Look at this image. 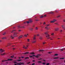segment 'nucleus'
I'll list each match as a JSON object with an SVG mask.
<instances>
[{
	"instance_id": "774afa93",
	"label": "nucleus",
	"mask_w": 65,
	"mask_h": 65,
	"mask_svg": "<svg viewBox=\"0 0 65 65\" xmlns=\"http://www.w3.org/2000/svg\"><path fill=\"white\" fill-rule=\"evenodd\" d=\"M46 15H44V17H46Z\"/></svg>"
},
{
	"instance_id": "e433bc0d",
	"label": "nucleus",
	"mask_w": 65,
	"mask_h": 65,
	"mask_svg": "<svg viewBox=\"0 0 65 65\" xmlns=\"http://www.w3.org/2000/svg\"><path fill=\"white\" fill-rule=\"evenodd\" d=\"M6 34V32H4L3 34V35H5Z\"/></svg>"
},
{
	"instance_id": "c03bdc74",
	"label": "nucleus",
	"mask_w": 65,
	"mask_h": 65,
	"mask_svg": "<svg viewBox=\"0 0 65 65\" xmlns=\"http://www.w3.org/2000/svg\"><path fill=\"white\" fill-rule=\"evenodd\" d=\"M46 65H50V63H46Z\"/></svg>"
},
{
	"instance_id": "20e7f679",
	"label": "nucleus",
	"mask_w": 65,
	"mask_h": 65,
	"mask_svg": "<svg viewBox=\"0 0 65 65\" xmlns=\"http://www.w3.org/2000/svg\"><path fill=\"white\" fill-rule=\"evenodd\" d=\"M29 54V52H27L24 53H23V54L24 55H27V54Z\"/></svg>"
},
{
	"instance_id": "a18cd8bd",
	"label": "nucleus",
	"mask_w": 65,
	"mask_h": 65,
	"mask_svg": "<svg viewBox=\"0 0 65 65\" xmlns=\"http://www.w3.org/2000/svg\"><path fill=\"white\" fill-rule=\"evenodd\" d=\"M42 64H43V65H45V62L43 63Z\"/></svg>"
},
{
	"instance_id": "72a5a7b5",
	"label": "nucleus",
	"mask_w": 65,
	"mask_h": 65,
	"mask_svg": "<svg viewBox=\"0 0 65 65\" xmlns=\"http://www.w3.org/2000/svg\"><path fill=\"white\" fill-rule=\"evenodd\" d=\"M54 35V33H52L51 34V35Z\"/></svg>"
},
{
	"instance_id": "680f3d73",
	"label": "nucleus",
	"mask_w": 65,
	"mask_h": 65,
	"mask_svg": "<svg viewBox=\"0 0 65 65\" xmlns=\"http://www.w3.org/2000/svg\"><path fill=\"white\" fill-rule=\"evenodd\" d=\"M60 32H62V30H61L60 31Z\"/></svg>"
},
{
	"instance_id": "bf43d9fd",
	"label": "nucleus",
	"mask_w": 65,
	"mask_h": 65,
	"mask_svg": "<svg viewBox=\"0 0 65 65\" xmlns=\"http://www.w3.org/2000/svg\"><path fill=\"white\" fill-rule=\"evenodd\" d=\"M41 52H42L43 51H44V50H41Z\"/></svg>"
},
{
	"instance_id": "f704fd0d",
	"label": "nucleus",
	"mask_w": 65,
	"mask_h": 65,
	"mask_svg": "<svg viewBox=\"0 0 65 65\" xmlns=\"http://www.w3.org/2000/svg\"><path fill=\"white\" fill-rule=\"evenodd\" d=\"M45 34H46V35H47V34H48L47 33V32H46L45 33H44Z\"/></svg>"
},
{
	"instance_id": "39448f33",
	"label": "nucleus",
	"mask_w": 65,
	"mask_h": 65,
	"mask_svg": "<svg viewBox=\"0 0 65 65\" xmlns=\"http://www.w3.org/2000/svg\"><path fill=\"white\" fill-rule=\"evenodd\" d=\"M28 45H26V47H25V45H24L23 47L24 48H25V49H27V48H28Z\"/></svg>"
},
{
	"instance_id": "a19ab883",
	"label": "nucleus",
	"mask_w": 65,
	"mask_h": 65,
	"mask_svg": "<svg viewBox=\"0 0 65 65\" xmlns=\"http://www.w3.org/2000/svg\"><path fill=\"white\" fill-rule=\"evenodd\" d=\"M61 17V16L60 15H59L58 16H57V18H59V17Z\"/></svg>"
},
{
	"instance_id": "dca6fc26",
	"label": "nucleus",
	"mask_w": 65,
	"mask_h": 65,
	"mask_svg": "<svg viewBox=\"0 0 65 65\" xmlns=\"http://www.w3.org/2000/svg\"><path fill=\"white\" fill-rule=\"evenodd\" d=\"M29 23H32V21L31 20H29Z\"/></svg>"
},
{
	"instance_id": "423d86ee",
	"label": "nucleus",
	"mask_w": 65,
	"mask_h": 65,
	"mask_svg": "<svg viewBox=\"0 0 65 65\" xmlns=\"http://www.w3.org/2000/svg\"><path fill=\"white\" fill-rule=\"evenodd\" d=\"M0 51L1 52V53H3V52H5V50H2V49H0Z\"/></svg>"
},
{
	"instance_id": "49530a36",
	"label": "nucleus",
	"mask_w": 65,
	"mask_h": 65,
	"mask_svg": "<svg viewBox=\"0 0 65 65\" xmlns=\"http://www.w3.org/2000/svg\"><path fill=\"white\" fill-rule=\"evenodd\" d=\"M52 52H48V54H51L52 53Z\"/></svg>"
},
{
	"instance_id": "5fc2aeb1",
	"label": "nucleus",
	"mask_w": 65,
	"mask_h": 65,
	"mask_svg": "<svg viewBox=\"0 0 65 65\" xmlns=\"http://www.w3.org/2000/svg\"><path fill=\"white\" fill-rule=\"evenodd\" d=\"M63 22H65V19H64L63 20Z\"/></svg>"
},
{
	"instance_id": "603ef678",
	"label": "nucleus",
	"mask_w": 65,
	"mask_h": 65,
	"mask_svg": "<svg viewBox=\"0 0 65 65\" xmlns=\"http://www.w3.org/2000/svg\"><path fill=\"white\" fill-rule=\"evenodd\" d=\"M18 31H19V32H21V30H19Z\"/></svg>"
},
{
	"instance_id": "c9c22d12",
	"label": "nucleus",
	"mask_w": 65,
	"mask_h": 65,
	"mask_svg": "<svg viewBox=\"0 0 65 65\" xmlns=\"http://www.w3.org/2000/svg\"><path fill=\"white\" fill-rule=\"evenodd\" d=\"M17 61H21V60L20 59V60H17Z\"/></svg>"
},
{
	"instance_id": "4468645a",
	"label": "nucleus",
	"mask_w": 65,
	"mask_h": 65,
	"mask_svg": "<svg viewBox=\"0 0 65 65\" xmlns=\"http://www.w3.org/2000/svg\"><path fill=\"white\" fill-rule=\"evenodd\" d=\"M32 57H36V58H39V56H36L35 55H32Z\"/></svg>"
},
{
	"instance_id": "a211bd4d",
	"label": "nucleus",
	"mask_w": 65,
	"mask_h": 65,
	"mask_svg": "<svg viewBox=\"0 0 65 65\" xmlns=\"http://www.w3.org/2000/svg\"><path fill=\"white\" fill-rule=\"evenodd\" d=\"M8 61H12V59H8Z\"/></svg>"
},
{
	"instance_id": "79ce46f5",
	"label": "nucleus",
	"mask_w": 65,
	"mask_h": 65,
	"mask_svg": "<svg viewBox=\"0 0 65 65\" xmlns=\"http://www.w3.org/2000/svg\"><path fill=\"white\" fill-rule=\"evenodd\" d=\"M43 44H45V43H46V42H43Z\"/></svg>"
},
{
	"instance_id": "6e6d98bb",
	"label": "nucleus",
	"mask_w": 65,
	"mask_h": 65,
	"mask_svg": "<svg viewBox=\"0 0 65 65\" xmlns=\"http://www.w3.org/2000/svg\"><path fill=\"white\" fill-rule=\"evenodd\" d=\"M8 61V60H5V61Z\"/></svg>"
},
{
	"instance_id": "8fccbe9b",
	"label": "nucleus",
	"mask_w": 65,
	"mask_h": 65,
	"mask_svg": "<svg viewBox=\"0 0 65 65\" xmlns=\"http://www.w3.org/2000/svg\"><path fill=\"white\" fill-rule=\"evenodd\" d=\"M43 25H45V22H44L43 23Z\"/></svg>"
},
{
	"instance_id": "cd10ccee",
	"label": "nucleus",
	"mask_w": 65,
	"mask_h": 65,
	"mask_svg": "<svg viewBox=\"0 0 65 65\" xmlns=\"http://www.w3.org/2000/svg\"><path fill=\"white\" fill-rule=\"evenodd\" d=\"M50 23H54V21H51L50 22Z\"/></svg>"
},
{
	"instance_id": "4be33fe9",
	"label": "nucleus",
	"mask_w": 65,
	"mask_h": 65,
	"mask_svg": "<svg viewBox=\"0 0 65 65\" xmlns=\"http://www.w3.org/2000/svg\"><path fill=\"white\" fill-rule=\"evenodd\" d=\"M29 58L28 57H25V60H26V59H29Z\"/></svg>"
},
{
	"instance_id": "4c0bfd02",
	"label": "nucleus",
	"mask_w": 65,
	"mask_h": 65,
	"mask_svg": "<svg viewBox=\"0 0 65 65\" xmlns=\"http://www.w3.org/2000/svg\"><path fill=\"white\" fill-rule=\"evenodd\" d=\"M26 23H27L28 24L29 23H30V22H29V21H27Z\"/></svg>"
},
{
	"instance_id": "7ed1b4c3",
	"label": "nucleus",
	"mask_w": 65,
	"mask_h": 65,
	"mask_svg": "<svg viewBox=\"0 0 65 65\" xmlns=\"http://www.w3.org/2000/svg\"><path fill=\"white\" fill-rule=\"evenodd\" d=\"M18 33L17 32H14V34L13 36L14 37H17V34Z\"/></svg>"
},
{
	"instance_id": "f3484780",
	"label": "nucleus",
	"mask_w": 65,
	"mask_h": 65,
	"mask_svg": "<svg viewBox=\"0 0 65 65\" xmlns=\"http://www.w3.org/2000/svg\"><path fill=\"white\" fill-rule=\"evenodd\" d=\"M59 58V57H54L53 58V59H58Z\"/></svg>"
},
{
	"instance_id": "9d476101",
	"label": "nucleus",
	"mask_w": 65,
	"mask_h": 65,
	"mask_svg": "<svg viewBox=\"0 0 65 65\" xmlns=\"http://www.w3.org/2000/svg\"><path fill=\"white\" fill-rule=\"evenodd\" d=\"M22 37H23L22 35L20 36L19 37H18V39H20V38H22Z\"/></svg>"
},
{
	"instance_id": "c756f323",
	"label": "nucleus",
	"mask_w": 65,
	"mask_h": 65,
	"mask_svg": "<svg viewBox=\"0 0 65 65\" xmlns=\"http://www.w3.org/2000/svg\"><path fill=\"white\" fill-rule=\"evenodd\" d=\"M40 39H42V37H40Z\"/></svg>"
},
{
	"instance_id": "aec40b11",
	"label": "nucleus",
	"mask_w": 65,
	"mask_h": 65,
	"mask_svg": "<svg viewBox=\"0 0 65 65\" xmlns=\"http://www.w3.org/2000/svg\"><path fill=\"white\" fill-rule=\"evenodd\" d=\"M45 29H47V30H48V29H49L48 28V27L47 26H46V27H45Z\"/></svg>"
},
{
	"instance_id": "0eeeda50",
	"label": "nucleus",
	"mask_w": 65,
	"mask_h": 65,
	"mask_svg": "<svg viewBox=\"0 0 65 65\" xmlns=\"http://www.w3.org/2000/svg\"><path fill=\"white\" fill-rule=\"evenodd\" d=\"M16 61H17V60H14L13 61V62L14 63V64H18V63H17V62H16Z\"/></svg>"
},
{
	"instance_id": "864d4df0",
	"label": "nucleus",
	"mask_w": 65,
	"mask_h": 65,
	"mask_svg": "<svg viewBox=\"0 0 65 65\" xmlns=\"http://www.w3.org/2000/svg\"><path fill=\"white\" fill-rule=\"evenodd\" d=\"M30 57V58H32V57H33L32 56H29Z\"/></svg>"
},
{
	"instance_id": "4d7b16f0",
	"label": "nucleus",
	"mask_w": 65,
	"mask_h": 65,
	"mask_svg": "<svg viewBox=\"0 0 65 65\" xmlns=\"http://www.w3.org/2000/svg\"><path fill=\"white\" fill-rule=\"evenodd\" d=\"M42 59V58H40L38 59L39 60H41Z\"/></svg>"
},
{
	"instance_id": "6e6552de",
	"label": "nucleus",
	"mask_w": 65,
	"mask_h": 65,
	"mask_svg": "<svg viewBox=\"0 0 65 65\" xmlns=\"http://www.w3.org/2000/svg\"><path fill=\"white\" fill-rule=\"evenodd\" d=\"M35 54L33 52H32L30 53V55H35Z\"/></svg>"
},
{
	"instance_id": "f8f14e48",
	"label": "nucleus",
	"mask_w": 65,
	"mask_h": 65,
	"mask_svg": "<svg viewBox=\"0 0 65 65\" xmlns=\"http://www.w3.org/2000/svg\"><path fill=\"white\" fill-rule=\"evenodd\" d=\"M18 28H21V26L20 25H19L18 26Z\"/></svg>"
},
{
	"instance_id": "c85d7f7f",
	"label": "nucleus",
	"mask_w": 65,
	"mask_h": 65,
	"mask_svg": "<svg viewBox=\"0 0 65 65\" xmlns=\"http://www.w3.org/2000/svg\"><path fill=\"white\" fill-rule=\"evenodd\" d=\"M6 37H4L2 38L3 39H6Z\"/></svg>"
},
{
	"instance_id": "58836bf2",
	"label": "nucleus",
	"mask_w": 65,
	"mask_h": 65,
	"mask_svg": "<svg viewBox=\"0 0 65 65\" xmlns=\"http://www.w3.org/2000/svg\"><path fill=\"white\" fill-rule=\"evenodd\" d=\"M24 36L25 37H27V36L26 35V34H25L24 35Z\"/></svg>"
},
{
	"instance_id": "f257e3e1",
	"label": "nucleus",
	"mask_w": 65,
	"mask_h": 65,
	"mask_svg": "<svg viewBox=\"0 0 65 65\" xmlns=\"http://www.w3.org/2000/svg\"><path fill=\"white\" fill-rule=\"evenodd\" d=\"M36 36H35V35L34 37L33 38V40L32 41V43H35V42H36Z\"/></svg>"
},
{
	"instance_id": "473e14b6",
	"label": "nucleus",
	"mask_w": 65,
	"mask_h": 65,
	"mask_svg": "<svg viewBox=\"0 0 65 65\" xmlns=\"http://www.w3.org/2000/svg\"><path fill=\"white\" fill-rule=\"evenodd\" d=\"M21 28H24L25 27L24 26H21Z\"/></svg>"
},
{
	"instance_id": "9b49d317",
	"label": "nucleus",
	"mask_w": 65,
	"mask_h": 65,
	"mask_svg": "<svg viewBox=\"0 0 65 65\" xmlns=\"http://www.w3.org/2000/svg\"><path fill=\"white\" fill-rule=\"evenodd\" d=\"M29 29L31 31H33V28H29Z\"/></svg>"
},
{
	"instance_id": "412c9836",
	"label": "nucleus",
	"mask_w": 65,
	"mask_h": 65,
	"mask_svg": "<svg viewBox=\"0 0 65 65\" xmlns=\"http://www.w3.org/2000/svg\"><path fill=\"white\" fill-rule=\"evenodd\" d=\"M44 17L43 15H42L40 17V18H43Z\"/></svg>"
},
{
	"instance_id": "ea45409f",
	"label": "nucleus",
	"mask_w": 65,
	"mask_h": 65,
	"mask_svg": "<svg viewBox=\"0 0 65 65\" xmlns=\"http://www.w3.org/2000/svg\"><path fill=\"white\" fill-rule=\"evenodd\" d=\"M13 57H14V56H11V58H13Z\"/></svg>"
},
{
	"instance_id": "e2e57ef3",
	"label": "nucleus",
	"mask_w": 65,
	"mask_h": 65,
	"mask_svg": "<svg viewBox=\"0 0 65 65\" xmlns=\"http://www.w3.org/2000/svg\"><path fill=\"white\" fill-rule=\"evenodd\" d=\"M50 13H53V12H50L49 13V14H50Z\"/></svg>"
},
{
	"instance_id": "052dcab7",
	"label": "nucleus",
	"mask_w": 65,
	"mask_h": 65,
	"mask_svg": "<svg viewBox=\"0 0 65 65\" xmlns=\"http://www.w3.org/2000/svg\"><path fill=\"white\" fill-rule=\"evenodd\" d=\"M55 24H56V25H58V23H55Z\"/></svg>"
},
{
	"instance_id": "338daca9",
	"label": "nucleus",
	"mask_w": 65,
	"mask_h": 65,
	"mask_svg": "<svg viewBox=\"0 0 65 65\" xmlns=\"http://www.w3.org/2000/svg\"><path fill=\"white\" fill-rule=\"evenodd\" d=\"M2 62H5V60H2Z\"/></svg>"
},
{
	"instance_id": "393cba45",
	"label": "nucleus",
	"mask_w": 65,
	"mask_h": 65,
	"mask_svg": "<svg viewBox=\"0 0 65 65\" xmlns=\"http://www.w3.org/2000/svg\"><path fill=\"white\" fill-rule=\"evenodd\" d=\"M53 21L54 23H55V22H56V21H57V20L56 19H54Z\"/></svg>"
},
{
	"instance_id": "b1692460",
	"label": "nucleus",
	"mask_w": 65,
	"mask_h": 65,
	"mask_svg": "<svg viewBox=\"0 0 65 65\" xmlns=\"http://www.w3.org/2000/svg\"><path fill=\"white\" fill-rule=\"evenodd\" d=\"M50 25V24H46V27H48V26H49Z\"/></svg>"
},
{
	"instance_id": "09e8293b",
	"label": "nucleus",
	"mask_w": 65,
	"mask_h": 65,
	"mask_svg": "<svg viewBox=\"0 0 65 65\" xmlns=\"http://www.w3.org/2000/svg\"><path fill=\"white\" fill-rule=\"evenodd\" d=\"M35 63H33L31 65H35Z\"/></svg>"
},
{
	"instance_id": "3c124183",
	"label": "nucleus",
	"mask_w": 65,
	"mask_h": 65,
	"mask_svg": "<svg viewBox=\"0 0 65 65\" xmlns=\"http://www.w3.org/2000/svg\"><path fill=\"white\" fill-rule=\"evenodd\" d=\"M30 62H28L27 63V64H30Z\"/></svg>"
},
{
	"instance_id": "a878e982",
	"label": "nucleus",
	"mask_w": 65,
	"mask_h": 65,
	"mask_svg": "<svg viewBox=\"0 0 65 65\" xmlns=\"http://www.w3.org/2000/svg\"><path fill=\"white\" fill-rule=\"evenodd\" d=\"M58 56V54H55L54 55V56L55 57V56Z\"/></svg>"
},
{
	"instance_id": "de8ad7c7",
	"label": "nucleus",
	"mask_w": 65,
	"mask_h": 65,
	"mask_svg": "<svg viewBox=\"0 0 65 65\" xmlns=\"http://www.w3.org/2000/svg\"><path fill=\"white\" fill-rule=\"evenodd\" d=\"M35 21H39V20H36Z\"/></svg>"
},
{
	"instance_id": "69168bd1",
	"label": "nucleus",
	"mask_w": 65,
	"mask_h": 65,
	"mask_svg": "<svg viewBox=\"0 0 65 65\" xmlns=\"http://www.w3.org/2000/svg\"><path fill=\"white\" fill-rule=\"evenodd\" d=\"M39 34H37V36H39Z\"/></svg>"
},
{
	"instance_id": "bb28decb",
	"label": "nucleus",
	"mask_w": 65,
	"mask_h": 65,
	"mask_svg": "<svg viewBox=\"0 0 65 65\" xmlns=\"http://www.w3.org/2000/svg\"><path fill=\"white\" fill-rule=\"evenodd\" d=\"M14 31H15V30H13L11 32V33H12V32H14Z\"/></svg>"
},
{
	"instance_id": "ddd939ff",
	"label": "nucleus",
	"mask_w": 65,
	"mask_h": 65,
	"mask_svg": "<svg viewBox=\"0 0 65 65\" xmlns=\"http://www.w3.org/2000/svg\"><path fill=\"white\" fill-rule=\"evenodd\" d=\"M5 54H6L5 53H3V54H1V55L2 56H3L4 55H5Z\"/></svg>"
},
{
	"instance_id": "2eb2a0df",
	"label": "nucleus",
	"mask_w": 65,
	"mask_h": 65,
	"mask_svg": "<svg viewBox=\"0 0 65 65\" xmlns=\"http://www.w3.org/2000/svg\"><path fill=\"white\" fill-rule=\"evenodd\" d=\"M46 37H50V35H49L48 34L46 35Z\"/></svg>"
},
{
	"instance_id": "5701e85b",
	"label": "nucleus",
	"mask_w": 65,
	"mask_h": 65,
	"mask_svg": "<svg viewBox=\"0 0 65 65\" xmlns=\"http://www.w3.org/2000/svg\"><path fill=\"white\" fill-rule=\"evenodd\" d=\"M41 56V54H37V56Z\"/></svg>"
},
{
	"instance_id": "13d9d810",
	"label": "nucleus",
	"mask_w": 65,
	"mask_h": 65,
	"mask_svg": "<svg viewBox=\"0 0 65 65\" xmlns=\"http://www.w3.org/2000/svg\"><path fill=\"white\" fill-rule=\"evenodd\" d=\"M27 41H29V39H27Z\"/></svg>"
},
{
	"instance_id": "6ab92c4d",
	"label": "nucleus",
	"mask_w": 65,
	"mask_h": 65,
	"mask_svg": "<svg viewBox=\"0 0 65 65\" xmlns=\"http://www.w3.org/2000/svg\"><path fill=\"white\" fill-rule=\"evenodd\" d=\"M11 37L12 38V39H13L14 38V37H13V36L11 35Z\"/></svg>"
},
{
	"instance_id": "1a4fd4ad",
	"label": "nucleus",
	"mask_w": 65,
	"mask_h": 65,
	"mask_svg": "<svg viewBox=\"0 0 65 65\" xmlns=\"http://www.w3.org/2000/svg\"><path fill=\"white\" fill-rule=\"evenodd\" d=\"M55 31H58V30H59L58 28H55Z\"/></svg>"
},
{
	"instance_id": "2f4dec72",
	"label": "nucleus",
	"mask_w": 65,
	"mask_h": 65,
	"mask_svg": "<svg viewBox=\"0 0 65 65\" xmlns=\"http://www.w3.org/2000/svg\"><path fill=\"white\" fill-rule=\"evenodd\" d=\"M36 30H38V27H36L35 28Z\"/></svg>"
},
{
	"instance_id": "37998d69",
	"label": "nucleus",
	"mask_w": 65,
	"mask_h": 65,
	"mask_svg": "<svg viewBox=\"0 0 65 65\" xmlns=\"http://www.w3.org/2000/svg\"><path fill=\"white\" fill-rule=\"evenodd\" d=\"M64 59V58H60V59Z\"/></svg>"
},
{
	"instance_id": "0e129e2a",
	"label": "nucleus",
	"mask_w": 65,
	"mask_h": 65,
	"mask_svg": "<svg viewBox=\"0 0 65 65\" xmlns=\"http://www.w3.org/2000/svg\"><path fill=\"white\" fill-rule=\"evenodd\" d=\"M62 49H63V50H65V48H63Z\"/></svg>"
},
{
	"instance_id": "f03ea898",
	"label": "nucleus",
	"mask_w": 65,
	"mask_h": 65,
	"mask_svg": "<svg viewBox=\"0 0 65 65\" xmlns=\"http://www.w3.org/2000/svg\"><path fill=\"white\" fill-rule=\"evenodd\" d=\"M17 65H24V63L22 62H20L19 63H17Z\"/></svg>"
},
{
	"instance_id": "7c9ffc66",
	"label": "nucleus",
	"mask_w": 65,
	"mask_h": 65,
	"mask_svg": "<svg viewBox=\"0 0 65 65\" xmlns=\"http://www.w3.org/2000/svg\"><path fill=\"white\" fill-rule=\"evenodd\" d=\"M41 61H38L37 62L38 63H41Z\"/></svg>"
}]
</instances>
